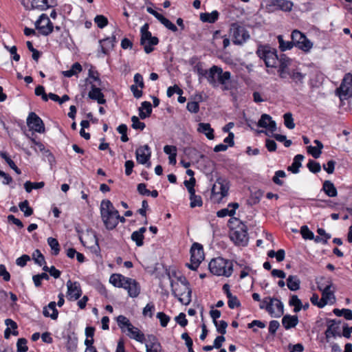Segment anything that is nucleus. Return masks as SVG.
<instances>
[{"label": "nucleus", "instance_id": "obj_1", "mask_svg": "<svg viewBox=\"0 0 352 352\" xmlns=\"http://www.w3.org/2000/svg\"><path fill=\"white\" fill-rule=\"evenodd\" d=\"M109 282L116 287L126 289L131 298H136L140 293L141 287L135 279L124 276L120 274H113L110 276Z\"/></svg>", "mask_w": 352, "mask_h": 352}, {"label": "nucleus", "instance_id": "obj_2", "mask_svg": "<svg viewBox=\"0 0 352 352\" xmlns=\"http://www.w3.org/2000/svg\"><path fill=\"white\" fill-rule=\"evenodd\" d=\"M100 210L105 228L107 230L114 229L119 222L120 214L118 210L109 200L104 199L101 201Z\"/></svg>", "mask_w": 352, "mask_h": 352}, {"label": "nucleus", "instance_id": "obj_3", "mask_svg": "<svg viewBox=\"0 0 352 352\" xmlns=\"http://www.w3.org/2000/svg\"><path fill=\"white\" fill-rule=\"evenodd\" d=\"M231 78V73L230 72H223L222 68L213 65L209 69L207 80L213 87H217L219 85L223 86V90H228V82Z\"/></svg>", "mask_w": 352, "mask_h": 352}, {"label": "nucleus", "instance_id": "obj_4", "mask_svg": "<svg viewBox=\"0 0 352 352\" xmlns=\"http://www.w3.org/2000/svg\"><path fill=\"white\" fill-rule=\"evenodd\" d=\"M208 268L214 275L230 277L233 272V263L230 260L217 257L210 261Z\"/></svg>", "mask_w": 352, "mask_h": 352}, {"label": "nucleus", "instance_id": "obj_5", "mask_svg": "<svg viewBox=\"0 0 352 352\" xmlns=\"http://www.w3.org/2000/svg\"><path fill=\"white\" fill-rule=\"evenodd\" d=\"M230 187V183L228 179L218 177L212 186L210 199L215 203H219L228 196Z\"/></svg>", "mask_w": 352, "mask_h": 352}, {"label": "nucleus", "instance_id": "obj_6", "mask_svg": "<svg viewBox=\"0 0 352 352\" xmlns=\"http://www.w3.org/2000/svg\"><path fill=\"white\" fill-rule=\"evenodd\" d=\"M256 54L264 60L268 67H275L278 62L276 50L269 45H260L256 50Z\"/></svg>", "mask_w": 352, "mask_h": 352}, {"label": "nucleus", "instance_id": "obj_7", "mask_svg": "<svg viewBox=\"0 0 352 352\" xmlns=\"http://www.w3.org/2000/svg\"><path fill=\"white\" fill-rule=\"evenodd\" d=\"M170 287L173 294L182 304L187 305L190 302L192 291L189 285H179V283L171 280Z\"/></svg>", "mask_w": 352, "mask_h": 352}, {"label": "nucleus", "instance_id": "obj_8", "mask_svg": "<svg viewBox=\"0 0 352 352\" xmlns=\"http://www.w3.org/2000/svg\"><path fill=\"white\" fill-rule=\"evenodd\" d=\"M141 38L140 44L144 46V52L149 54L153 51V46L159 43V39L156 36H153L148 31V24L145 23L140 30Z\"/></svg>", "mask_w": 352, "mask_h": 352}, {"label": "nucleus", "instance_id": "obj_9", "mask_svg": "<svg viewBox=\"0 0 352 352\" xmlns=\"http://www.w3.org/2000/svg\"><path fill=\"white\" fill-rule=\"evenodd\" d=\"M233 221H239V225L230 232V239L236 245L245 246L248 244V236L247 227L245 225L239 221L236 218H233Z\"/></svg>", "mask_w": 352, "mask_h": 352}, {"label": "nucleus", "instance_id": "obj_10", "mask_svg": "<svg viewBox=\"0 0 352 352\" xmlns=\"http://www.w3.org/2000/svg\"><path fill=\"white\" fill-rule=\"evenodd\" d=\"M204 259V254L202 245L198 243H194L190 248L191 263H187V267L192 270H196Z\"/></svg>", "mask_w": 352, "mask_h": 352}, {"label": "nucleus", "instance_id": "obj_11", "mask_svg": "<svg viewBox=\"0 0 352 352\" xmlns=\"http://www.w3.org/2000/svg\"><path fill=\"white\" fill-rule=\"evenodd\" d=\"M266 303L265 309L272 316L278 318L283 314V304L277 298L267 297L263 299Z\"/></svg>", "mask_w": 352, "mask_h": 352}, {"label": "nucleus", "instance_id": "obj_12", "mask_svg": "<svg viewBox=\"0 0 352 352\" xmlns=\"http://www.w3.org/2000/svg\"><path fill=\"white\" fill-rule=\"evenodd\" d=\"M292 40L294 46L305 52H308L313 47V43L300 31L295 30L292 33Z\"/></svg>", "mask_w": 352, "mask_h": 352}, {"label": "nucleus", "instance_id": "obj_13", "mask_svg": "<svg viewBox=\"0 0 352 352\" xmlns=\"http://www.w3.org/2000/svg\"><path fill=\"white\" fill-rule=\"evenodd\" d=\"M230 32L233 43L236 45H241L250 38L248 32L243 27L236 23L231 25Z\"/></svg>", "mask_w": 352, "mask_h": 352}, {"label": "nucleus", "instance_id": "obj_14", "mask_svg": "<svg viewBox=\"0 0 352 352\" xmlns=\"http://www.w3.org/2000/svg\"><path fill=\"white\" fill-rule=\"evenodd\" d=\"M331 283H329L324 287L318 285V287L322 292V298L320 300L318 307L322 308L327 304L333 305L335 302L336 298L333 292L331 289Z\"/></svg>", "mask_w": 352, "mask_h": 352}, {"label": "nucleus", "instance_id": "obj_15", "mask_svg": "<svg viewBox=\"0 0 352 352\" xmlns=\"http://www.w3.org/2000/svg\"><path fill=\"white\" fill-rule=\"evenodd\" d=\"M352 74L350 73L345 75L342 84L337 89V92L341 100H344L352 96Z\"/></svg>", "mask_w": 352, "mask_h": 352}, {"label": "nucleus", "instance_id": "obj_16", "mask_svg": "<svg viewBox=\"0 0 352 352\" xmlns=\"http://www.w3.org/2000/svg\"><path fill=\"white\" fill-rule=\"evenodd\" d=\"M36 28L42 35L47 36L54 29L53 23L46 14H42L35 23Z\"/></svg>", "mask_w": 352, "mask_h": 352}, {"label": "nucleus", "instance_id": "obj_17", "mask_svg": "<svg viewBox=\"0 0 352 352\" xmlns=\"http://www.w3.org/2000/svg\"><path fill=\"white\" fill-rule=\"evenodd\" d=\"M293 3L289 0H269L267 3V8L271 11L282 10L289 12L292 10Z\"/></svg>", "mask_w": 352, "mask_h": 352}, {"label": "nucleus", "instance_id": "obj_18", "mask_svg": "<svg viewBox=\"0 0 352 352\" xmlns=\"http://www.w3.org/2000/svg\"><path fill=\"white\" fill-rule=\"evenodd\" d=\"M27 125L30 130L43 133L45 132V126L43 120L34 112L29 113L27 118Z\"/></svg>", "mask_w": 352, "mask_h": 352}, {"label": "nucleus", "instance_id": "obj_19", "mask_svg": "<svg viewBox=\"0 0 352 352\" xmlns=\"http://www.w3.org/2000/svg\"><path fill=\"white\" fill-rule=\"evenodd\" d=\"M342 322L336 321L335 320H329L327 324V329L325 331L326 338L329 339L331 338H336L337 336H342Z\"/></svg>", "mask_w": 352, "mask_h": 352}, {"label": "nucleus", "instance_id": "obj_20", "mask_svg": "<svg viewBox=\"0 0 352 352\" xmlns=\"http://www.w3.org/2000/svg\"><path fill=\"white\" fill-rule=\"evenodd\" d=\"M151 152L148 145H144L137 148L135 151L136 160L139 164H146L147 167L151 166L149 162Z\"/></svg>", "mask_w": 352, "mask_h": 352}, {"label": "nucleus", "instance_id": "obj_21", "mask_svg": "<svg viewBox=\"0 0 352 352\" xmlns=\"http://www.w3.org/2000/svg\"><path fill=\"white\" fill-rule=\"evenodd\" d=\"M66 285L67 287V298L68 300H76L80 297L82 290L78 282H72L71 280H69Z\"/></svg>", "mask_w": 352, "mask_h": 352}, {"label": "nucleus", "instance_id": "obj_22", "mask_svg": "<svg viewBox=\"0 0 352 352\" xmlns=\"http://www.w3.org/2000/svg\"><path fill=\"white\" fill-rule=\"evenodd\" d=\"M258 126L266 129L270 132H274L276 130V123L272 120V117L266 113L261 116L258 122Z\"/></svg>", "mask_w": 352, "mask_h": 352}, {"label": "nucleus", "instance_id": "obj_23", "mask_svg": "<svg viewBox=\"0 0 352 352\" xmlns=\"http://www.w3.org/2000/svg\"><path fill=\"white\" fill-rule=\"evenodd\" d=\"M278 61L280 63L278 70L279 76L280 78H286L287 74L288 75V73L289 72L287 69L290 65L291 60L283 54L280 57V58H278Z\"/></svg>", "mask_w": 352, "mask_h": 352}, {"label": "nucleus", "instance_id": "obj_24", "mask_svg": "<svg viewBox=\"0 0 352 352\" xmlns=\"http://www.w3.org/2000/svg\"><path fill=\"white\" fill-rule=\"evenodd\" d=\"M146 352H161L162 346L157 339L153 336H148L146 343Z\"/></svg>", "mask_w": 352, "mask_h": 352}, {"label": "nucleus", "instance_id": "obj_25", "mask_svg": "<svg viewBox=\"0 0 352 352\" xmlns=\"http://www.w3.org/2000/svg\"><path fill=\"white\" fill-rule=\"evenodd\" d=\"M89 97L94 100H96L98 104H103L106 102L104 98V94L102 93L100 88L96 87L95 85L91 86V89L89 91Z\"/></svg>", "mask_w": 352, "mask_h": 352}, {"label": "nucleus", "instance_id": "obj_26", "mask_svg": "<svg viewBox=\"0 0 352 352\" xmlns=\"http://www.w3.org/2000/svg\"><path fill=\"white\" fill-rule=\"evenodd\" d=\"M43 314L45 317H50L52 320H56L58 315V311L56 309V302H51L47 307H45L43 310Z\"/></svg>", "mask_w": 352, "mask_h": 352}, {"label": "nucleus", "instance_id": "obj_27", "mask_svg": "<svg viewBox=\"0 0 352 352\" xmlns=\"http://www.w3.org/2000/svg\"><path fill=\"white\" fill-rule=\"evenodd\" d=\"M197 131L204 133L209 140H213L214 138V130L211 128L209 123H199L198 124Z\"/></svg>", "mask_w": 352, "mask_h": 352}, {"label": "nucleus", "instance_id": "obj_28", "mask_svg": "<svg viewBox=\"0 0 352 352\" xmlns=\"http://www.w3.org/2000/svg\"><path fill=\"white\" fill-rule=\"evenodd\" d=\"M298 323L297 316L285 315L283 317L282 324L285 329L295 327Z\"/></svg>", "mask_w": 352, "mask_h": 352}, {"label": "nucleus", "instance_id": "obj_29", "mask_svg": "<svg viewBox=\"0 0 352 352\" xmlns=\"http://www.w3.org/2000/svg\"><path fill=\"white\" fill-rule=\"evenodd\" d=\"M238 203H231L228 206V208H223L219 210L217 213L219 217H225L226 216L232 217L235 214V210L239 208Z\"/></svg>", "mask_w": 352, "mask_h": 352}, {"label": "nucleus", "instance_id": "obj_30", "mask_svg": "<svg viewBox=\"0 0 352 352\" xmlns=\"http://www.w3.org/2000/svg\"><path fill=\"white\" fill-rule=\"evenodd\" d=\"M288 75L296 85H302L306 76V74L300 72L298 69H292L289 71Z\"/></svg>", "mask_w": 352, "mask_h": 352}, {"label": "nucleus", "instance_id": "obj_31", "mask_svg": "<svg viewBox=\"0 0 352 352\" xmlns=\"http://www.w3.org/2000/svg\"><path fill=\"white\" fill-rule=\"evenodd\" d=\"M322 190L327 196L330 197H336L338 194L336 188L335 187L334 184L329 180H326L324 182L322 185Z\"/></svg>", "mask_w": 352, "mask_h": 352}, {"label": "nucleus", "instance_id": "obj_32", "mask_svg": "<svg viewBox=\"0 0 352 352\" xmlns=\"http://www.w3.org/2000/svg\"><path fill=\"white\" fill-rule=\"evenodd\" d=\"M126 332H127V335L131 338L135 339V340H137L138 342H142L144 338V334L140 332V331L137 327H135L134 326H133V324L131 325V327H130L126 330Z\"/></svg>", "mask_w": 352, "mask_h": 352}, {"label": "nucleus", "instance_id": "obj_33", "mask_svg": "<svg viewBox=\"0 0 352 352\" xmlns=\"http://www.w3.org/2000/svg\"><path fill=\"white\" fill-rule=\"evenodd\" d=\"M304 159V156L301 154L296 155L294 158L293 163L287 168L288 170L292 172L294 174L299 173V168L301 166V162Z\"/></svg>", "mask_w": 352, "mask_h": 352}, {"label": "nucleus", "instance_id": "obj_34", "mask_svg": "<svg viewBox=\"0 0 352 352\" xmlns=\"http://www.w3.org/2000/svg\"><path fill=\"white\" fill-rule=\"evenodd\" d=\"M314 143L317 145V147L309 146L307 147V151L310 153L314 158L317 159L320 156L322 153L321 150L323 148V144L322 142L318 140H314Z\"/></svg>", "mask_w": 352, "mask_h": 352}, {"label": "nucleus", "instance_id": "obj_35", "mask_svg": "<svg viewBox=\"0 0 352 352\" xmlns=\"http://www.w3.org/2000/svg\"><path fill=\"white\" fill-rule=\"evenodd\" d=\"M219 17V12L217 10H214L212 12H205L200 14V19L203 22L207 23H214Z\"/></svg>", "mask_w": 352, "mask_h": 352}, {"label": "nucleus", "instance_id": "obj_36", "mask_svg": "<svg viewBox=\"0 0 352 352\" xmlns=\"http://www.w3.org/2000/svg\"><path fill=\"white\" fill-rule=\"evenodd\" d=\"M300 281L296 276H289L287 280V287L291 291H296L300 288Z\"/></svg>", "mask_w": 352, "mask_h": 352}, {"label": "nucleus", "instance_id": "obj_37", "mask_svg": "<svg viewBox=\"0 0 352 352\" xmlns=\"http://www.w3.org/2000/svg\"><path fill=\"white\" fill-rule=\"evenodd\" d=\"M82 71V66L79 63H75L72 65L70 69L63 71V75L65 77L70 78L74 75L78 74Z\"/></svg>", "mask_w": 352, "mask_h": 352}, {"label": "nucleus", "instance_id": "obj_38", "mask_svg": "<svg viewBox=\"0 0 352 352\" xmlns=\"http://www.w3.org/2000/svg\"><path fill=\"white\" fill-rule=\"evenodd\" d=\"M117 322L118 327L122 329L123 332H126V330L132 325L129 320L122 315L118 316Z\"/></svg>", "mask_w": 352, "mask_h": 352}, {"label": "nucleus", "instance_id": "obj_39", "mask_svg": "<svg viewBox=\"0 0 352 352\" xmlns=\"http://www.w3.org/2000/svg\"><path fill=\"white\" fill-rule=\"evenodd\" d=\"M100 47L104 54H107L114 47L113 43L107 38L100 40Z\"/></svg>", "mask_w": 352, "mask_h": 352}, {"label": "nucleus", "instance_id": "obj_40", "mask_svg": "<svg viewBox=\"0 0 352 352\" xmlns=\"http://www.w3.org/2000/svg\"><path fill=\"white\" fill-rule=\"evenodd\" d=\"M278 43H279V48L282 52H285L288 50H291L294 46V42L292 40V41H285L283 40V37L282 35H279L277 37Z\"/></svg>", "mask_w": 352, "mask_h": 352}, {"label": "nucleus", "instance_id": "obj_41", "mask_svg": "<svg viewBox=\"0 0 352 352\" xmlns=\"http://www.w3.org/2000/svg\"><path fill=\"white\" fill-rule=\"evenodd\" d=\"M289 305L290 306H294V311L297 313L300 311L302 307V305L301 300L298 298L296 295H292L289 301Z\"/></svg>", "mask_w": 352, "mask_h": 352}, {"label": "nucleus", "instance_id": "obj_42", "mask_svg": "<svg viewBox=\"0 0 352 352\" xmlns=\"http://www.w3.org/2000/svg\"><path fill=\"white\" fill-rule=\"evenodd\" d=\"M1 157L5 160V161L8 163L9 166L13 169L16 173L20 175L21 173V170L16 166L14 162L11 160V158L7 155L5 152L0 153Z\"/></svg>", "mask_w": 352, "mask_h": 352}, {"label": "nucleus", "instance_id": "obj_43", "mask_svg": "<svg viewBox=\"0 0 352 352\" xmlns=\"http://www.w3.org/2000/svg\"><path fill=\"white\" fill-rule=\"evenodd\" d=\"M20 210L23 212L25 217H30L33 214V209L30 207L28 200H25L19 204Z\"/></svg>", "mask_w": 352, "mask_h": 352}, {"label": "nucleus", "instance_id": "obj_44", "mask_svg": "<svg viewBox=\"0 0 352 352\" xmlns=\"http://www.w3.org/2000/svg\"><path fill=\"white\" fill-rule=\"evenodd\" d=\"M333 314L337 316H344L346 320H352V311L349 309H334Z\"/></svg>", "mask_w": 352, "mask_h": 352}, {"label": "nucleus", "instance_id": "obj_45", "mask_svg": "<svg viewBox=\"0 0 352 352\" xmlns=\"http://www.w3.org/2000/svg\"><path fill=\"white\" fill-rule=\"evenodd\" d=\"M47 243L53 251V254L58 255L60 252V245L57 239L53 237L47 239Z\"/></svg>", "mask_w": 352, "mask_h": 352}, {"label": "nucleus", "instance_id": "obj_46", "mask_svg": "<svg viewBox=\"0 0 352 352\" xmlns=\"http://www.w3.org/2000/svg\"><path fill=\"white\" fill-rule=\"evenodd\" d=\"M160 21L162 24H163L166 28L168 30L176 32L177 30V28L168 19L165 18L163 15H160V16L157 19Z\"/></svg>", "mask_w": 352, "mask_h": 352}, {"label": "nucleus", "instance_id": "obj_47", "mask_svg": "<svg viewBox=\"0 0 352 352\" xmlns=\"http://www.w3.org/2000/svg\"><path fill=\"white\" fill-rule=\"evenodd\" d=\"M284 124L285 126L289 129H293L295 127L292 114L291 113H286L283 116Z\"/></svg>", "mask_w": 352, "mask_h": 352}, {"label": "nucleus", "instance_id": "obj_48", "mask_svg": "<svg viewBox=\"0 0 352 352\" xmlns=\"http://www.w3.org/2000/svg\"><path fill=\"white\" fill-rule=\"evenodd\" d=\"M27 340L25 338H19L16 342L17 352H26L28 350L27 346Z\"/></svg>", "mask_w": 352, "mask_h": 352}, {"label": "nucleus", "instance_id": "obj_49", "mask_svg": "<svg viewBox=\"0 0 352 352\" xmlns=\"http://www.w3.org/2000/svg\"><path fill=\"white\" fill-rule=\"evenodd\" d=\"M33 258L34 262L41 266L45 263V257L38 250H36L33 253Z\"/></svg>", "mask_w": 352, "mask_h": 352}, {"label": "nucleus", "instance_id": "obj_50", "mask_svg": "<svg viewBox=\"0 0 352 352\" xmlns=\"http://www.w3.org/2000/svg\"><path fill=\"white\" fill-rule=\"evenodd\" d=\"M307 168L311 172L314 173H319L321 170L320 164L318 162L311 160L309 161L307 164Z\"/></svg>", "mask_w": 352, "mask_h": 352}, {"label": "nucleus", "instance_id": "obj_51", "mask_svg": "<svg viewBox=\"0 0 352 352\" xmlns=\"http://www.w3.org/2000/svg\"><path fill=\"white\" fill-rule=\"evenodd\" d=\"M300 232L302 234V236L305 239H314V233L308 228L307 226H303L301 227Z\"/></svg>", "mask_w": 352, "mask_h": 352}, {"label": "nucleus", "instance_id": "obj_52", "mask_svg": "<svg viewBox=\"0 0 352 352\" xmlns=\"http://www.w3.org/2000/svg\"><path fill=\"white\" fill-rule=\"evenodd\" d=\"M131 239L135 242L137 246L140 247L143 245L144 235L138 233L137 231H134L131 234Z\"/></svg>", "mask_w": 352, "mask_h": 352}, {"label": "nucleus", "instance_id": "obj_53", "mask_svg": "<svg viewBox=\"0 0 352 352\" xmlns=\"http://www.w3.org/2000/svg\"><path fill=\"white\" fill-rule=\"evenodd\" d=\"M131 121H132V127L134 129H140L143 130L145 128V124L142 122H140L139 118L133 116L131 117Z\"/></svg>", "mask_w": 352, "mask_h": 352}, {"label": "nucleus", "instance_id": "obj_54", "mask_svg": "<svg viewBox=\"0 0 352 352\" xmlns=\"http://www.w3.org/2000/svg\"><path fill=\"white\" fill-rule=\"evenodd\" d=\"M214 324L216 327L218 333H221V335L226 334V328L228 327V323L226 321H217V323H214Z\"/></svg>", "mask_w": 352, "mask_h": 352}, {"label": "nucleus", "instance_id": "obj_55", "mask_svg": "<svg viewBox=\"0 0 352 352\" xmlns=\"http://www.w3.org/2000/svg\"><path fill=\"white\" fill-rule=\"evenodd\" d=\"M94 21L100 28H103L108 23L107 17L103 15H97L94 19Z\"/></svg>", "mask_w": 352, "mask_h": 352}, {"label": "nucleus", "instance_id": "obj_56", "mask_svg": "<svg viewBox=\"0 0 352 352\" xmlns=\"http://www.w3.org/2000/svg\"><path fill=\"white\" fill-rule=\"evenodd\" d=\"M156 317L160 320V324L162 327H165L167 326L170 317L165 314L164 312H158Z\"/></svg>", "mask_w": 352, "mask_h": 352}, {"label": "nucleus", "instance_id": "obj_57", "mask_svg": "<svg viewBox=\"0 0 352 352\" xmlns=\"http://www.w3.org/2000/svg\"><path fill=\"white\" fill-rule=\"evenodd\" d=\"M228 305L230 309H234V308L238 307L241 305L240 301L239 300V299L237 298V297L236 296L232 295V296L228 297Z\"/></svg>", "mask_w": 352, "mask_h": 352}, {"label": "nucleus", "instance_id": "obj_58", "mask_svg": "<svg viewBox=\"0 0 352 352\" xmlns=\"http://www.w3.org/2000/svg\"><path fill=\"white\" fill-rule=\"evenodd\" d=\"M190 206L191 208L199 207L202 206V199L199 195H195L192 197H190Z\"/></svg>", "mask_w": 352, "mask_h": 352}, {"label": "nucleus", "instance_id": "obj_59", "mask_svg": "<svg viewBox=\"0 0 352 352\" xmlns=\"http://www.w3.org/2000/svg\"><path fill=\"white\" fill-rule=\"evenodd\" d=\"M286 176V174L285 173V171L283 170H277L276 173H275V175L273 177V182L276 184H278L279 186H281L283 185V181H281L280 179V177H285Z\"/></svg>", "mask_w": 352, "mask_h": 352}, {"label": "nucleus", "instance_id": "obj_60", "mask_svg": "<svg viewBox=\"0 0 352 352\" xmlns=\"http://www.w3.org/2000/svg\"><path fill=\"white\" fill-rule=\"evenodd\" d=\"M26 45H27L28 50L32 52V58L34 60L38 61V60L41 56V53L37 50L34 48L32 42L27 41Z\"/></svg>", "mask_w": 352, "mask_h": 352}, {"label": "nucleus", "instance_id": "obj_61", "mask_svg": "<svg viewBox=\"0 0 352 352\" xmlns=\"http://www.w3.org/2000/svg\"><path fill=\"white\" fill-rule=\"evenodd\" d=\"M336 162L334 160H329L327 164H324L323 169L328 173L332 174L334 172Z\"/></svg>", "mask_w": 352, "mask_h": 352}, {"label": "nucleus", "instance_id": "obj_62", "mask_svg": "<svg viewBox=\"0 0 352 352\" xmlns=\"http://www.w3.org/2000/svg\"><path fill=\"white\" fill-rule=\"evenodd\" d=\"M186 108L190 113H196L199 110V105L197 102L190 101L187 103Z\"/></svg>", "mask_w": 352, "mask_h": 352}, {"label": "nucleus", "instance_id": "obj_63", "mask_svg": "<svg viewBox=\"0 0 352 352\" xmlns=\"http://www.w3.org/2000/svg\"><path fill=\"white\" fill-rule=\"evenodd\" d=\"M155 310V306L153 303H148L145 307L143 309L142 314L144 316H149L150 318H152L153 313Z\"/></svg>", "mask_w": 352, "mask_h": 352}, {"label": "nucleus", "instance_id": "obj_64", "mask_svg": "<svg viewBox=\"0 0 352 352\" xmlns=\"http://www.w3.org/2000/svg\"><path fill=\"white\" fill-rule=\"evenodd\" d=\"M94 339H88V338L85 340V344L87 346V349L85 352H98L96 347L93 346Z\"/></svg>", "mask_w": 352, "mask_h": 352}]
</instances>
